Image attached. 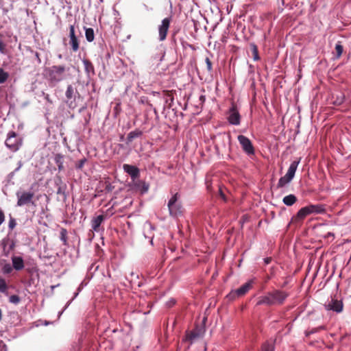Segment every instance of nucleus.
Returning <instances> with one entry per match:
<instances>
[{
  "mask_svg": "<svg viewBox=\"0 0 351 351\" xmlns=\"http://www.w3.org/2000/svg\"><path fill=\"white\" fill-rule=\"evenodd\" d=\"M20 298L17 295H12L9 298V302L14 304H18L20 302Z\"/></svg>",
  "mask_w": 351,
  "mask_h": 351,
  "instance_id": "7c9ffc66",
  "label": "nucleus"
},
{
  "mask_svg": "<svg viewBox=\"0 0 351 351\" xmlns=\"http://www.w3.org/2000/svg\"><path fill=\"white\" fill-rule=\"evenodd\" d=\"M220 194H221V196L222 197V198L223 199H225V196H224V195L222 193V192L221 191H220Z\"/></svg>",
  "mask_w": 351,
  "mask_h": 351,
  "instance_id": "a18cd8bd",
  "label": "nucleus"
},
{
  "mask_svg": "<svg viewBox=\"0 0 351 351\" xmlns=\"http://www.w3.org/2000/svg\"><path fill=\"white\" fill-rule=\"evenodd\" d=\"M1 270L4 274H10L13 270V266L10 263H5L3 265Z\"/></svg>",
  "mask_w": 351,
  "mask_h": 351,
  "instance_id": "cd10ccee",
  "label": "nucleus"
},
{
  "mask_svg": "<svg viewBox=\"0 0 351 351\" xmlns=\"http://www.w3.org/2000/svg\"><path fill=\"white\" fill-rule=\"evenodd\" d=\"M324 308L326 311H332L337 313L342 312L343 308V302L335 298H331L324 304Z\"/></svg>",
  "mask_w": 351,
  "mask_h": 351,
  "instance_id": "0eeeda50",
  "label": "nucleus"
},
{
  "mask_svg": "<svg viewBox=\"0 0 351 351\" xmlns=\"http://www.w3.org/2000/svg\"><path fill=\"white\" fill-rule=\"evenodd\" d=\"M77 95H78L77 90L74 88L72 85H68L65 92V96L66 98V103L69 104V106H71L73 103L75 101Z\"/></svg>",
  "mask_w": 351,
  "mask_h": 351,
  "instance_id": "ddd939ff",
  "label": "nucleus"
},
{
  "mask_svg": "<svg viewBox=\"0 0 351 351\" xmlns=\"http://www.w3.org/2000/svg\"><path fill=\"white\" fill-rule=\"evenodd\" d=\"M21 166H22V164L21 162H19V167L15 169V171H19L20 169V168L21 167Z\"/></svg>",
  "mask_w": 351,
  "mask_h": 351,
  "instance_id": "c03bdc74",
  "label": "nucleus"
},
{
  "mask_svg": "<svg viewBox=\"0 0 351 351\" xmlns=\"http://www.w3.org/2000/svg\"><path fill=\"white\" fill-rule=\"evenodd\" d=\"M271 258H264V262L265 263V265H268L271 263Z\"/></svg>",
  "mask_w": 351,
  "mask_h": 351,
  "instance_id": "37998d69",
  "label": "nucleus"
},
{
  "mask_svg": "<svg viewBox=\"0 0 351 351\" xmlns=\"http://www.w3.org/2000/svg\"><path fill=\"white\" fill-rule=\"evenodd\" d=\"M170 19L165 18L162 21L161 25L158 27L159 40L162 41L165 40L168 29L170 25Z\"/></svg>",
  "mask_w": 351,
  "mask_h": 351,
  "instance_id": "9b49d317",
  "label": "nucleus"
},
{
  "mask_svg": "<svg viewBox=\"0 0 351 351\" xmlns=\"http://www.w3.org/2000/svg\"><path fill=\"white\" fill-rule=\"evenodd\" d=\"M123 168L124 171L129 174L132 180L138 178L140 176L138 168L134 165L125 164L123 165Z\"/></svg>",
  "mask_w": 351,
  "mask_h": 351,
  "instance_id": "2eb2a0df",
  "label": "nucleus"
},
{
  "mask_svg": "<svg viewBox=\"0 0 351 351\" xmlns=\"http://www.w3.org/2000/svg\"><path fill=\"white\" fill-rule=\"evenodd\" d=\"M8 289V286L5 280L0 276V292L5 293Z\"/></svg>",
  "mask_w": 351,
  "mask_h": 351,
  "instance_id": "c756f323",
  "label": "nucleus"
},
{
  "mask_svg": "<svg viewBox=\"0 0 351 351\" xmlns=\"http://www.w3.org/2000/svg\"><path fill=\"white\" fill-rule=\"evenodd\" d=\"M344 100V95L341 93H339L337 94V98L333 101V104L335 105L339 106L341 105Z\"/></svg>",
  "mask_w": 351,
  "mask_h": 351,
  "instance_id": "c85d7f7f",
  "label": "nucleus"
},
{
  "mask_svg": "<svg viewBox=\"0 0 351 351\" xmlns=\"http://www.w3.org/2000/svg\"><path fill=\"white\" fill-rule=\"evenodd\" d=\"M204 332V327H196L193 330L186 332L185 340L189 341L190 345H191L195 341L203 337Z\"/></svg>",
  "mask_w": 351,
  "mask_h": 351,
  "instance_id": "6e6552de",
  "label": "nucleus"
},
{
  "mask_svg": "<svg viewBox=\"0 0 351 351\" xmlns=\"http://www.w3.org/2000/svg\"><path fill=\"white\" fill-rule=\"evenodd\" d=\"M293 179L291 178H288L287 175L284 176L283 177H281L278 182V187L282 188L284 187L285 185L289 184Z\"/></svg>",
  "mask_w": 351,
  "mask_h": 351,
  "instance_id": "4be33fe9",
  "label": "nucleus"
},
{
  "mask_svg": "<svg viewBox=\"0 0 351 351\" xmlns=\"http://www.w3.org/2000/svg\"><path fill=\"white\" fill-rule=\"evenodd\" d=\"M180 198V195L178 193H176L168 202L167 206L169 215L171 217H178L182 215L183 209Z\"/></svg>",
  "mask_w": 351,
  "mask_h": 351,
  "instance_id": "7ed1b4c3",
  "label": "nucleus"
},
{
  "mask_svg": "<svg viewBox=\"0 0 351 351\" xmlns=\"http://www.w3.org/2000/svg\"><path fill=\"white\" fill-rule=\"evenodd\" d=\"M85 36L87 41L92 42L95 38L93 29L92 28H86L85 29Z\"/></svg>",
  "mask_w": 351,
  "mask_h": 351,
  "instance_id": "b1692460",
  "label": "nucleus"
},
{
  "mask_svg": "<svg viewBox=\"0 0 351 351\" xmlns=\"http://www.w3.org/2000/svg\"><path fill=\"white\" fill-rule=\"evenodd\" d=\"M261 351H274V343L269 342H265L262 346Z\"/></svg>",
  "mask_w": 351,
  "mask_h": 351,
  "instance_id": "bb28decb",
  "label": "nucleus"
},
{
  "mask_svg": "<svg viewBox=\"0 0 351 351\" xmlns=\"http://www.w3.org/2000/svg\"><path fill=\"white\" fill-rule=\"evenodd\" d=\"M343 49L340 42H338L335 45L336 58H339L342 55Z\"/></svg>",
  "mask_w": 351,
  "mask_h": 351,
  "instance_id": "a878e982",
  "label": "nucleus"
},
{
  "mask_svg": "<svg viewBox=\"0 0 351 351\" xmlns=\"http://www.w3.org/2000/svg\"><path fill=\"white\" fill-rule=\"evenodd\" d=\"M149 226L150 228H152V226L151 223H149Z\"/></svg>",
  "mask_w": 351,
  "mask_h": 351,
  "instance_id": "49530a36",
  "label": "nucleus"
},
{
  "mask_svg": "<svg viewBox=\"0 0 351 351\" xmlns=\"http://www.w3.org/2000/svg\"><path fill=\"white\" fill-rule=\"evenodd\" d=\"M17 197L18 206H23L29 204H34L33 197L34 194L31 191H17L16 193Z\"/></svg>",
  "mask_w": 351,
  "mask_h": 351,
  "instance_id": "423d86ee",
  "label": "nucleus"
},
{
  "mask_svg": "<svg viewBox=\"0 0 351 351\" xmlns=\"http://www.w3.org/2000/svg\"><path fill=\"white\" fill-rule=\"evenodd\" d=\"M238 141L245 153L247 155L254 154V148L251 141L244 135L238 136Z\"/></svg>",
  "mask_w": 351,
  "mask_h": 351,
  "instance_id": "1a4fd4ad",
  "label": "nucleus"
},
{
  "mask_svg": "<svg viewBox=\"0 0 351 351\" xmlns=\"http://www.w3.org/2000/svg\"><path fill=\"white\" fill-rule=\"evenodd\" d=\"M66 186L65 184L59 186L57 189V194L62 195L64 197H66Z\"/></svg>",
  "mask_w": 351,
  "mask_h": 351,
  "instance_id": "2f4dec72",
  "label": "nucleus"
},
{
  "mask_svg": "<svg viewBox=\"0 0 351 351\" xmlns=\"http://www.w3.org/2000/svg\"><path fill=\"white\" fill-rule=\"evenodd\" d=\"M77 295H78V292L75 293V295H74L73 298L71 300L69 301V302L66 303V304L65 305V306H64V309H63L62 311H60V312L59 313V317L62 314V313L64 312V311L68 308V306H69L70 305V304L71 303L72 300H73L75 298H76Z\"/></svg>",
  "mask_w": 351,
  "mask_h": 351,
  "instance_id": "f704fd0d",
  "label": "nucleus"
},
{
  "mask_svg": "<svg viewBox=\"0 0 351 351\" xmlns=\"http://www.w3.org/2000/svg\"><path fill=\"white\" fill-rule=\"evenodd\" d=\"M297 202V197L293 194L288 195L283 197L282 202L287 206L293 205Z\"/></svg>",
  "mask_w": 351,
  "mask_h": 351,
  "instance_id": "6ab92c4d",
  "label": "nucleus"
},
{
  "mask_svg": "<svg viewBox=\"0 0 351 351\" xmlns=\"http://www.w3.org/2000/svg\"><path fill=\"white\" fill-rule=\"evenodd\" d=\"M16 225V220L14 218H10L9 221V228L12 230Z\"/></svg>",
  "mask_w": 351,
  "mask_h": 351,
  "instance_id": "e433bc0d",
  "label": "nucleus"
},
{
  "mask_svg": "<svg viewBox=\"0 0 351 351\" xmlns=\"http://www.w3.org/2000/svg\"><path fill=\"white\" fill-rule=\"evenodd\" d=\"M252 53H253V55H254V60H259V56H258V53L257 47L255 45H252Z\"/></svg>",
  "mask_w": 351,
  "mask_h": 351,
  "instance_id": "473e14b6",
  "label": "nucleus"
},
{
  "mask_svg": "<svg viewBox=\"0 0 351 351\" xmlns=\"http://www.w3.org/2000/svg\"><path fill=\"white\" fill-rule=\"evenodd\" d=\"M321 329H324V327L323 326H320L319 328H313L311 330H310V331L306 332V336H308V335H309L311 334H313L315 332H318Z\"/></svg>",
  "mask_w": 351,
  "mask_h": 351,
  "instance_id": "4c0bfd02",
  "label": "nucleus"
},
{
  "mask_svg": "<svg viewBox=\"0 0 351 351\" xmlns=\"http://www.w3.org/2000/svg\"><path fill=\"white\" fill-rule=\"evenodd\" d=\"M21 139L14 132H10L5 140V145L12 151L16 152L21 145Z\"/></svg>",
  "mask_w": 351,
  "mask_h": 351,
  "instance_id": "39448f33",
  "label": "nucleus"
},
{
  "mask_svg": "<svg viewBox=\"0 0 351 351\" xmlns=\"http://www.w3.org/2000/svg\"><path fill=\"white\" fill-rule=\"evenodd\" d=\"M4 51H5V46H4L3 42L1 41V40L0 39V52L3 53Z\"/></svg>",
  "mask_w": 351,
  "mask_h": 351,
  "instance_id": "79ce46f5",
  "label": "nucleus"
},
{
  "mask_svg": "<svg viewBox=\"0 0 351 351\" xmlns=\"http://www.w3.org/2000/svg\"><path fill=\"white\" fill-rule=\"evenodd\" d=\"M5 220V215L3 212L0 210V226L3 223Z\"/></svg>",
  "mask_w": 351,
  "mask_h": 351,
  "instance_id": "ea45409f",
  "label": "nucleus"
},
{
  "mask_svg": "<svg viewBox=\"0 0 351 351\" xmlns=\"http://www.w3.org/2000/svg\"><path fill=\"white\" fill-rule=\"evenodd\" d=\"M60 239L63 241L64 244L66 243V230L65 229H62L60 233Z\"/></svg>",
  "mask_w": 351,
  "mask_h": 351,
  "instance_id": "72a5a7b5",
  "label": "nucleus"
},
{
  "mask_svg": "<svg viewBox=\"0 0 351 351\" xmlns=\"http://www.w3.org/2000/svg\"><path fill=\"white\" fill-rule=\"evenodd\" d=\"M228 121L230 124L238 125L240 124L241 116L234 106H232L229 111Z\"/></svg>",
  "mask_w": 351,
  "mask_h": 351,
  "instance_id": "f8f14e48",
  "label": "nucleus"
},
{
  "mask_svg": "<svg viewBox=\"0 0 351 351\" xmlns=\"http://www.w3.org/2000/svg\"><path fill=\"white\" fill-rule=\"evenodd\" d=\"M86 161V160L85 158L80 160L76 165V168L81 169L84 167Z\"/></svg>",
  "mask_w": 351,
  "mask_h": 351,
  "instance_id": "c9c22d12",
  "label": "nucleus"
},
{
  "mask_svg": "<svg viewBox=\"0 0 351 351\" xmlns=\"http://www.w3.org/2000/svg\"><path fill=\"white\" fill-rule=\"evenodd\" d=\"M300 160H301V158H300L298 160H294L291 163V165L288 169V171H287V173L285 174L287 176L288 178H291V179H293L294 178V176H295V171L297 170V168L298 167V165L300 162Z\"/></svg>",
  "mask_w": 351,
  "mask_h": 351,
  "instance_id": "dca6fc26",
  "label": "nucleus"
},
{
  "mask_svg": "<svg viewBox=\"0 0 351 351\" xmlns=\"http://www.w3.org/2000/svg\"><path fill=\"white\" fill-rule=\"evenodd\" d=\"M55 162L58 166V170L63 169V156L61 154H56L54 158Z\"/></svg>",
  "mask_w": 351,
  "mask_h": 351,
  "instance_id": "5701e85b",
  "label": "nucleus"
},
{
  "mask_svg": "<svg viewBox=\"0 0 351 351\" xmlns=\"http://www.w3.org/2000/svg\"><path fill=\"white\" fill-rule=\"evenodd\" d=\"M104 219V217L103 215H100L97 216L96 217H94L91 220L92 229L94 231H96V232L98 231L100 225L101 224V223L103 222Z\"/></svg>",
  "mask_w": 351,
  "mask_h": 351,
  "instance_id": "a211bd4d",
  "label": "nucleus"
},
{
  "mask_svg": "<svg viewBox=\"0 0 351 351\" xmlns=\"http://www.w3.org/2000/svg\"><path fill=\"white\" fill-rule=\"evenodd\" d=\"M143 132L139 130H135L134 131H131L127 136V140L128 143L132 142L134 138H138L142 135Z\"/></svg>",
  "mask_w": 351,
  "mask_h": 351,
  "instance_id": "aec40b11",
  "label": "nucleus"
},
{
  "mask_svg": "<svg viewBox=\"0 0 351 351\" xmlns=\"http://www.w3.org/2000/svg\"><path fill=\"white\" fill-rule=\"evenodd\" d=\"M66 68L62 65L52 66L47 69V75L51 82L58 83L66 77Z\"/></svg>",
  "mask_w": 351,
  "mask_h": 351,
  "instance_id": "20e7f679",
  "label": "nucleus"
},
{
  "mask_svg": "<svg viewBox=\"0 0 351 351\" xmlns=\"http://www.w3.org/2000/svg\"><path fill=\"white\" fill-rule=\"evenodd\" d=\"M326 212V208L324 204H310L306 206L302 207L300 208L295 218L298 220H302L306 216L311 214H322Z\"/></svg>",
  "mask_w": 351,
  "mask_h": 351,
  "instance_id": "f03ea898",
  "label": "nucleus"
},
{
  "mask_svg": "<svg viewBox=\"0 0 351 351\" xmlns=\"http://www.w3.org/2000/svg\"><path fill=\"white\" fill-rule=\"evenodd\" d=\"M288 296L289 293L286 291L280 289H275L259 297L258 298L256 305H280L284 303Z\"/></svg>",
  "mask_w": 351,
  "mask_h": 351,
  "instance_id": "f257e3e1",
  "label": "nucleus"
},
{
  "mask_svg": "<svg viewBox=\"0 0 351 351\" xmlns=\"http://www.w3.org/2000/svg\"><path fill=\"white\" fill-rule=\"evenodd\" d=\"M253 283L252 280H250L247 282L243 284L239 289L232 291L228 295V297L231 300H234L237 297L242 296L245 295L252 287V285Z\"/></svg>",
  "mask_w": 351,
  "mask_h": 351,
  "instance_id": "9d476101",
  "label": "nucleus"
},
{
  "mask_svg": "<svg viewBox=\"0 0 351 351\" xmlns=\"http://www.w3.org/2000/svg\"><path fill=\"white\" fill-rule=\"evenodd\" d=\"M176 304V300L173 298H171V300H169L167 303V305L169 306V307H171L172 306H173L174 304Z\"/></svg>",
  "mask_w": 351,
  "mask_h": 351,
  "instance_id": "a19ab883",
  "label": "nucleus"
},
{
  "mask_svg": "<svg viewBox=\"0 0 351 351\" xmlns=\"http://www.w3.org/2000/svg\"><path fill=\"white\" fill-rule=\"evenodd\" d=\"M82 63L84 66V69L87 73H94V66L93 64L87 59H83Z\"/></svg>",
  "mask_w": 351,
  "mask_h": 351,
  "instance_id": "412c9836",
  "label": "nucleus"
},
{
  "mask_svg": "<svg viewBox=\"0 0 351 351\" xmlns=\"http://www.w3.org/2000/svg\"><path fill=\"white\" fill-rule=\"evenodd\" d=\"M13 268L17 271L21 270L24 268V261L21 256H13L12 258Z\"/></svg>",
  "mask_w": 351,
  "mask_h": 351,
  "instance_id": "f3484780",
  "label": "nucleus"
},
{
  "mask_svg": "<svg viewBox=\"0 0 351 351\" xmlns=\"http://www.w3.org/2000/svg\"><path fill=\"white\" fill-rule=\"evenodd\" d=\"M206 63L207 66V69L210 71L212 70V63L208 58H206Z\"/></svg>",
  "mask_w": 351,
  "mask_h": 351,
  "instance_id": "58836bf2",
  "label": "nucleus"
},
{
  "mask_svg": "<svg viewBox=\"0 0 351 351\" xmlns=\"http://www.w3.org/2000/svg\"><path fill=\"white\" fill-rule=\"evenodd\" d=\"M69 37H70V45H71L72 50L77 51L79 49V42L75 33V27L71 25L69 27Z\"/></svg>",
  "mask_w": 351,
  "mask_h": 351,
  "instance_id": "4468645a",
  "label": "nucleus"
},
{
  "mask_svg": "<svg viewBox=\"0 0 351 351\" xmlns=\"http://www.w3.org/2000/svg\"><path fill=\"white\" fill-rule=\"evenodd\" d=\"M9 77V73L4 71L3 69H0V84L5 83Z\"/></svg>",
  "mask_w": 351,
  "mask_h": 351,
  "instance_id": "393cba45",
  "label": "nucleus"
}]
</instances>
